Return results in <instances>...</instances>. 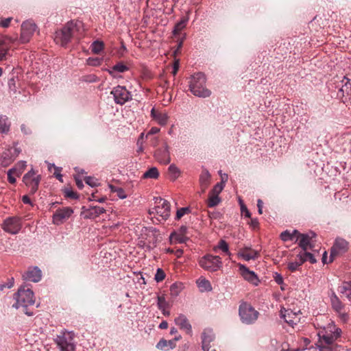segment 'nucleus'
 <instances>
[{"mask_svg":"<svg viewBox=\"0 0 351 351\" xmlns=\"http://www.w3.org/2000/svg\"><path fill=\"white\" fill-rule=\"evenodd\" d=\"M182 289V285L181 283H173L170 287L171 294L173 296L178 295Z\"/></svg>","mask_w":351,"mask_h":351,"instance_id":"nucleus-38","label":"nucleus"},{"mask_svg":"<svg viewBox=\"0 0 351 351\" xmlns=\"http://www.w3.org/2000/svg\"><path fill=\"white\" fill-rule=\"evenodd\" d=\"M223 188V184L222 182L217 183L215 185L212 191L210 192V193L219 196V193L221 192Z\"/></svg>","mask_w":351,"mask_h":351,"instance_id":"nucleus-41","label":"nucleus"},{"mask_svg":"<svg viewBox=\"0 0 351 351\" xmlns=\"http://www.w3.org/2000/svg\"><path fill=\"white\" fill-rule=\"evenodd\" d=\"M303 256L306 261H308L311 263H315L317 261L314 256L310 252L303 251Z\"/></svg>","mask_w":351,"mask_h":351,"instance_id":"nucleus-48","label":"nucleus"},{"mask_svg":"<svg viewBox=\"0 0 351 351\" xmlns=\"http://www.w3.org/2000/svg\"><path fill=\"white\" fill-rule=\"evenodd\" d=\"M280 237L283 241H288L293 240V237L291 234V232L289 230H285V231L282 232L280 234Z\"/></svg>","mask_w":351,"mask_h":351,"instance_id":"nucleus-44","label":"nucleus"},{"mask_svg":"<svg viewBox=\"0 0 351 351\" xmlns=\"http://www.w3.org/2000/svg\"><path fill=\"white\" fill-rule=\"evenodd\" d=\"M339 291L349 299H351V282H343L339 287Z\"/></svg>","mask_w":351,"mask_h":351,"instance_id":"nucleus-29","label":"nucleus"},{"mask_svg":"<svg viewBox=\"0 0 351 351\" xmlns=\"http://www.w3.org/2000/svg\"><path fill=\"white\" fill-rule=\"evenodd\" d=\"M181 339V336L179 335L178 337H176L173 339L171 340H165V339H160L159 342L156 345V348L158 349L162 350H167L169 349H173L176 348V341L180 340Z\"/></svg>","mask_w":351,"mask_h":351,"instance_id":"nucleus-18","label":"nucleus"},{"mask_svg":"<svg viewBox=\"0 0 351 351\" xmlns=\"http://www.w3.org/2000/svg\"><path fill=\"white\" fill-rule=\"evenodd\" d=\"M21 166V169L18 170L16 168L11 169L8 172V180L10 183L14 184L16 182V178L15 176H20V175L22 173L23 169H24L25 165L24 163L20 164Z\"/></svg>","mask_w":351,"mask_h":351,"instance_id":"nucleus-27","label":"nucleus"},{"mask_svg":"<svg viewBox=\"0 0 351 351\" xmlns=\"http://www.w3.org/2000/svg\"><path fill=\"white\" fill-rule=\"evenodd\" d=\"M21 131L25 134H31V130L30 128L27 126L25 124H22L21 126Z\"/></svg>","mask_w":351,"mask_h":351,"instance_id":"nucleus-56","label":"nucleus"},{"mask_svg":"<svg viewBox=\"0 0 351 351\" xmlns=\"http://www.w3.org/2000/svg\"><path fill=\"white\" fill-rule=\"evenodd\" d=\"M41 276V271L37 267L29 268L22 276L23 280L34 282H39Z\"/></svg>","mask_w":351,"mask_h":351,"instance_id":"nucleus-17","label":"nucleus"},{"mask_svg":"<svg viewBox=\"0 0 351 351\" xmlns=\"http://www.w3.org/2000/svg\"><path fill=\"white\" fill-rule=\"evenodd\" d=\"M263 202L261 199H258L257 202V206L258 208V213L261 215L263 213L262 208H263Z\"/></svg>","mask_w":351,"mask_h":351,"instance_id":"nucleus-62","label":"nucleus"},{"mask_svg":"<svg viewBox=\"0 0 351 351\" xmlns=\"http://www.w3.org/2000/svg\"><path fill=\"white\" fill-rule=\"evenodd\" d=\"M152 117L160 125H165L167 123L168 115L165 112H161L153 108L151 110Z\"/></svg>","mask_w":351,"mask_h":351,"instance_id":"nucleus-20","label":"nucleus"},{"mask_svg":"<svg viewBox=\"0 0 351 351\" xmlns=\"http://www.w3.org/2000/svg\"><path fill=\"white\" fill-rule=\"evenodd\" d=\"M187 19L182 18L178 23H176L173 29L175 35L178 34L186 25Z\"/></svg>","mask_w":351,"mask_h":351,"instance_id":"nucleus-32","label":"nucleus"},{"mask_svg":"<svg viewBox=\"0 0 351 351\" xmlns=\"http://www.w3.org/2000/svg\"><path fill=\"white\" fill-rule=\"evenodd\" d=\"M116 193H117V196L121 199H125L127 197V195H126L125 191L121 187H119L117 190Z\"/></svg>","mask_w":351,"mask_h":351,"instance_id":"nucleus-53","label":"nucleus"},{"mask_svg":"<svg viewBox=\"0 0 351 351\" xmlns=\"http://www.w3.org/2000/svg\"><path fill=\"white\" fill-rule=\"evenodd\" d=\"M310 234H300V241L299 246L302 248L301 251H306L308 249H311L313 247L311 241L313 237H315L314 233H311Z\"/></svg>","mask_w":351,"mask_h":351,"instance_id":"nucleus-19","label":"nucleus"},{"mask_svg":"<svg viewBox=\"0 0 351 351\" xmlns=\"http://www.w3.org/2000/svg\"><path fill=\"white\" fill-rule=\"evenodd\" d=\"M102 60L98 58H89L87 60V64L90 66H97L101 64Z\"/></svg>","mask_w":351,"mask_h":351,"instance_id":"nucleus-43","label":"nucleus"},{"mask_svg":"<svg viewBox=\"0 0 351 351\" xmlns=\"http://www.w3.org/2000/svg\"><path fill=\"white\" fill-rule=\"evenodd\" d=\"M11 122L5 115L0 116V134H8L10 130Z\"/></svg>","mask_w":351,"mask_h":351,"instance_id":"nucleus-26","label":"nucleus"},{"mask_svg":"<svg viewBox=\"0 0 351 351\" xmlns=\"http://www.w3.org/2000/svg\"><path fill=\"white\" fill-rule=\"evenodd\" d=\"M175 323L180 329L185 330L187 333L191 332V326L185 315H180L175 319Z\"/></svg>","mask_w":351,"mask_h":351,"instance_id":"nucleus-24","label":"nucleus"},{"mask_svg":"<svg viewBox=\"0 0 351 351\" xmlns=\"http://www.w3.org/2000/svg\"><path fill=\"white\" fill-rule=\"evenodd\" d=\"M282 317L285 321L291 326H293V324H296L297 322L299 321L298 315L291 311L286 310L285 313L282 315Z\"/></svg>","mask_w":351,"mask_h":351,"instance_id":"nucleus-28","label":"nucleus"},{"mask_svg":"<svg viewBox=\"0 0 351 351\" xmlns=\"http://www.w3.org/2000/svg\"><path fill=\"white\" fill-rule=\"evenodd\" d=\"M73 213V210L70 207H63L57 209L52 217L53 223L55 225L62 224Z\"/></svg>","mask_w":351,"mask_h":351,"instance_id":"nucleus-12","label":"nucleus"},{"mask_svg":"<svg viewBox=\"0 0 351 351\" xmlns=\"http://www.w3.org/2000/svg\"><path fill=\"white\" fill-rule=\"evenodd\" d=\"M12 161V159L10 157L8 152H3L0 156V164L2 166L6 167L9 165Z\"/></svg>","mask_w":351,"mask_h":351,"instance_id":"nucleus-33","label":"nucleus"},{"mask_svg":"<svg viewBox=\"0 0 351 351\" xmlns=\"http://www.w3.org/2000/svg\"><path fill=\"white\" fill-rule=\"evenodd\" d=\"M160 132V128L156 127H153L151 128V130L148 132V133L146 135V137H149L150 135H153L155 134H157Z\"/></svg>","mask_w":351,"mask_h":351,"instance_id":"nucleus-55","label":"nucleus"},{"mask_svg":"<svg viewBox=\"0 0 351 351\" xmlns=\"http://www.w3.org/2000/svg\"><path fill=\"white\" fill-rule=\"evenodd\" d=\"M16 302L12 305L16 308H22L23 312L26 315L31 316L33 315L32 312L27 311L29 306L34 305L35 302L34 293L27 286L21 287L18 292L14 295Z\"/></svg>","mask_w":351,"mask_h":351,"instance_id":"nucleus-2","label":"nucleus"},{"mask_svg":"<svg viewBox=\"0 0 351 351\" xmlns=\"http://www.w3.org/2000/svg\"><path fill=\"white\" fill-rule=\"evenodd\" d=\"M112 70L114 71L123 73L128 70V67L125 66L123 62H119L112 66Z\"/></svg>","mask_w":351,"mask_h":351,"instance_id":"nucleus-40","label":"nucleus"},{"mask_svg":"<svg viewBox=\"0 0 351 351\" xmlns=\"http://www.w3.org/2000/svg\"><path fill=\"white\" fill-rule=\"evenodd\" d=\"M220 202V199L219 196L216 195H213L209 193V197L208 199V207H215Z\"/></svg>","mask_w":351,"mask_h":351,"instance_id":"nucleus-35","label":"nucleus"},{"mask_svg":"<svg viewBox=\"0 0 351 351\" xmlns=\"http://www.w3.org/2000/svg\"><path fill=\"white\" fill-rule=\"evenodd\" d=\"M218 248L221 249L223 252L230 254L228 251V245L224 240H221L218 244Z\"/></svg>","mask_w":351,"mask_h":351,"instance_id":"nucleus-47","label":"nucleus"},{"mask_svg":"<svg viewBox=\"0 0 351 351\" xmlns=\"http://www.w3.org/2000/svg\"><path fill=\"white\" fill-rule=\"evenodd\" d=\"M74 337L75 335L73 332L62 331L57 335L55 342L60 351H74L75 348Z\"/></svg>","mask_w":351,"mask_h":351,"instance_id":"nucleus-5","label":"nucleus"},{"mask_svg":"<svg viewBox=\"0 0 351 351\" xmlns=\"http://www.w3.org/2000/svg\"><path fill=\"white\" fill-rule=\"evenodd\" d=\"M178 69H179V62H178V61H176L173 64V71L171 72L172 74L173 75H176L178 73Z\"/></svg>","mask_w":351,"mask_h":351,"instance_id":"nucleus-60","label":"nucleus"},{"mask_svg":"<svg viewBox=\"0 0 351 351\" xmlns=\"http://www.w3.org/2000/svg\"><path fill=\"white\" fill-rule=\"evenodd\" d=\"M300 267V265H299V264L295 261L289 262L287 265L289 270H290L291 272H294L298 270Z\"/></svg>","mask_w":351,"mask_h":351,"instance_id":"nucleus-46","label":"nucleus"},{"mask_svg":"<svg viewBox=\"0 0 351 351\" xmlns=\"http://www.w3.org/2000/svg\"><path fill=\"white\" fill-rule=\"evenodd\" d=\"M85 182L87 184L90 185V186H95L97 184V180L93 177H86L85 178Z\"/></svg>","mask_w":351,"mask_h":351,"instance_id":"nucleus-51","label":"nucleus"},{"mask_svg":"<svg viewBox=\"0 0 351 351\" xmlns=\"http://www.w3.org/2000/svg\"><path fill=\"white\" fill-rule=\"evenodd\" d=\"M331 302L333 309L336 312L340 313L343 307V305L339 299L336 295H334V297L331 299Z\"/></svg>","mask_w":351,"mask_h":351,"instance_id":"nucleus-31","label":"nucleus"},{"mask_svg":"<svg viewBox=\"0 0 351 351\" xmlns=\"http://www.w3.org/2000/svg\"><path fill=\"white\" fill-rule=\"evenodd\" d=\"M295 262H297L299 265H302L304 262H306V259L304 258V256H303V251H301L295 257Z\"/></svg>","mask_w":351,"mask_h":351,"instance_id":"nucleus-49","label":"nucleus"},{"mask_svg":"<svg viewBox=\"0 0 351 351\" xmlns=\"http://www.w3.org/2000/svg\"><path fill=\"white\" fill-rule=\"evenodd\" d=\"M158 308L162 311H165V310L169 307V304L166 301L165 296L161 295L158 297Z\"/></svg>","mask_w":351,"mask_h":351,"instance_id":"nucleus-37","label":"nucleus"},{"mask_svg":"<svg viewBox=\"0 0 351 351\" xmlns=\"http://www.w3.org/2000/svg\"><path fill=\"white\" fill-rule=\"evenodd\" d=\"M199 265L206 270L215 271L221 267L222 263L219 256L206 254L199 260Z\"/></svg>","mask_w":351,"mask_h":351,"instance_id":"nucleus-7","label":"nucleus"},{"mask_svg":"<svg viewBox=\"0 0 351 351\" xmlns=\"http://www.w3.org/2000/svg\"><path fill=\"white\" fill-rule=\"evenodd\" d=\"M159 173L156 167H152L143 174L145 178H157Z\"/></svg>","mask_w":351,"mask_h":351,"instance_id":"nucleus-36","label":"nucleus"},{"mask_svg":"<svg viewBox=\"0 0 351 351\" xmlns=\"http://www.w3.org/2000/svg\"><path fill=\"white\" fill-rule=\"evenodd\" d=\"M291 236L293 237V239L295 237L297 240L300 239V234H301L297 230H294L292 232H291Z\"/></svg>","mask_w":351,"mask_h":351,"instance_id":"nucleus-63","label":"nucleus"},{"mask_svg":"<svg viewBox=\"0 0 351 351\" xmlns=\"http://www.w3.org/2000/svg\"><path fill=\"white\" fill-rule=\"evenodd\" d=\"M165 271L162 269L158 268L156 271L154 279L156 282H159L165 278Z\"/></svg>","mask_w":351,"mask_h":351,"instance_id":"nucleus-42","label":"nucleus"},{"mask_svg":"<svg viewBox=\"0 0 351 351\" xmlns=\"http://www.w3.org/2000/svg\"><path fill=\"white\" fill-rule=\"evenodd\" d=\"M156 203L158 205L154 208L150 213L156 214L161 218V220H167L170 216L171 206L169 202L165 199L159 198V202L156 201Z\"/></svg>","mask_w":351,"mask_h":351,"instance_id":"nucleus-10","label":"nucleus"},{"mask_svg":"<svg viewBox=\"0 0 351 351\" xmlns=\"http://www.w3.org/2000/svg\"><path fill=\"white\" fill-rule=\"evenodd\" d=\"M8 38H4L0 40V61L6 60L7 55L10 48V43L7 41Z\"/></svg>","mask_w":351,"mask_h":351,"instance_id":"nucleus-25","label":"nucleus"},{"mask_svg":"<svg viewBox=\"0 0 351 351\" xmlns=\"http://www.w3.org/2000/svg\"><path fill=\"white\" fill-rule=\"evenodd\" d=\"M348 248L349 243L343 238L337 237L331 247L330 262H332L335 257L346 253Z\"/></svg>","mask_w":351,"mask_h":351,"instance_id":"nucleus-8","label":"nucleus"},{"mask_svg":"<svg viewBox=\"0 0 351 351\" xmlns=\"http://www.w3.org/2000/svg\"><path fill=\"white\" fill-rule=\"evenodd\" d=\"M81 27L80 21H71L68 22L62 29L56 32L55 42L65 47L71 42L72 38L77 37V34Z\"/></svg>","mask_w":351,"mask_h":351,"instance_id":"nucleus-1","label":"nucleus"},{"mask_svg":"<svg viewBox=\"0 0 351 351\" xmlns=\"http://www.w3.org/2000/svg\"><path fill=\"white\" fill-rule=\"evenodd\" d=\"M106 210L99 206H90L89 208L84 211V218L86 219H95L100 215L104 213Z\"/></svg>","mask_w":351,"mask_h":351,"instance_id":"nucleus-22","label":"nucleus"},{"mask_svg":"<svg viewBox=\"0 0 351 351\" xmlns=\"http://www.w3.org/2000/svg\"><path fill=\"white\" fill-rule=\"evenodd\" d=\"M92 47V51L95 53H100L103 48H104V44L102 42L100 41H95L91 45Z\"/></svg>","mask_w":351,"mask_h":351,"instance_id":"nucleus-39","label":"nucleus"},{"mask_svg":"<svg viewBox=\"0 0 351 351\" xmlns=\"http://www.w3.org/2000/svg\"><path fill=\"white\" fill-rule=\"evenodd\" d=\"M12 20V17H9L7 19H2L0 21V26L4 28H7L10 26V24Z\"/></svg>","mask_w":351,"mask_h":351,"instance_id":"nucleus-50","label":"nucleus"},{"mask_svg":"<svg viewBox=\"0 0 351 351\" xmlns=\"http://www.w3.org/2000/svg\"><path fill=\"white\" fill-rule=\"evenodd\" d=\"M22 201L24 204H30L32 206L33 205L31 202V199H29V197L27 195L23 196Z\"/></svg>","mask_w":351,"mask_h":351,"instance_id":"nucleus-61","label":"nucleus"},{"mask_svg":"<svg viewBox=\"0 0 351 351\" xmlns=\"http://www.w3.org/2000/svg\"><path fill=\"white\" fill-rule=\"evenodd\" d=\"M241 213L245 215V217L250 218L251 213H250V211L247 210V208L244 205H241Z\"/></svg>","mask_w":351,"mask_h":351,"instance_id":"nucleus-54","label":"nucleus"},{"mask_svg":"<svg viewBox=\"0 0 351 351\" xmlns=\"http://www.w3.org/2000/svg\"><path fill=\"white\" fill-rule=\"evenodd\" d=\"M214 339V335L210 330H204L202 335V347L204 351H208L209 346Z\"/></svg>","mask_w":351,"mask_h":351,"instance_id":"nucleus-21","label":"nucleus"},{"mask_svg":"<svg viewBox=\"0 0 351 351\" xmlns=\"http://www.w3.org/2000/svg\"><path fill=\"white\" fill-rule=\"evenodd\" d=\"M113 95L114 101L123 105L130 99V93L129 91L122 86H117L111 91Z\"/></svg>","mask_w":351,"mask_h":351,"instance_id":"nucleus-13","label":"nucleus"},{"mask_svg":"<svg viewBox=\"0 0 351 351\" xmlns=\"http://www.w3.org/2000/svg\"><path fill=\"white\" fill-rule=\"evenodd\" d=\"M250 226L254 228H256L258 226V221L256 219H252L250 221Z\"/></svg>","mask_w":351,"mask_h":351,"instance_id":"nucleus-64","label":"nucleus"},{"mask_svg":"<svg viewBox=\"0 0 351 351\" xmlns=\"http://www.w3.org/2000/svg\"><path fill=\"white\" fill-rule=\"evenodd\" d=\"M239 271L243 278L254 285H258L259 280L254 271H250L247 267L239 264Z\"/></svg>","mask_w":351,"mask_h":351,"instance_id":"nucleus-15","label":"nucleus"},{"mask_svg":"<svg viewBox=\"0 0 351 351\" xmlns=\"http://www.w3.org/2000/svg\"><path fill=\"white\" fill-rule=\"evenodd\" d=\"M189 212H190V210L189 208H187V207L181 208L177 210L176 219L177 220H179L181 219V217L182 216H184V215H185L186 213H188Z\"/></svg>","mask_w":351,"mask_h":351,"instance_id":"nucleus-45","label":"nucleus"},{"mask_svg":"<svg viewBox=\"0 0 351 351\" xmlns=\"http://www.w3.org/2000/svg\"><path fill=\"white\" fill-rule=\"evenodd\" d=\"M66 196L68 197H70L71 199H77V193L73 191H69L66 192Z\"/></svg>","mask_w":351,"mask_h":351,"instance_id":"nucleus-58","label":"nucleus"},{"mask_svg":"<svg viewBox=\"0 0 351 351\" xmlns=\"http://www.w3.org/2000/svg\"><path fill=\"white\" fill-rule=\"evenodd\" d=\"M239 315L243 323L252 324L257 320L259 313L250 304L243 302L239 305Z\"/></svg>","mask_w":351,"mask_h":351,"instance_id":"nucleus-4","label":"nucleus"},{"mask_svg":"<svg viewBox=\"0 0 351 351\" xmlns=\"http://www.w3.org/2000/svg\"><path fill=\"white\" fill-rule=\"evenodd\" d=\"M36 29V24L31 21H24L21 25L20 42L28 43Z\"/></svg>","mask_w":351,"mask_h":351,"instance_id":"nucleus-11","label":"nucleus"},{"mask_svg":"<svg viewBox=\"0 0 351 351\" xmlns=\"http://www.w3.org/2000/svg\"><path fill=\"white\" fill-rule=\"evenodd\" d=\"M1 228L10 234H18L22 228V218L17 216L10 217L3 220Z\"/></svg>","mask_w":351,"mask_h":351,"instance_id":"nucleus-6","label":"nucleus"},{"mask_svg":"<svg viewBox=\"0 0 351 351\" xmlns=\"http://www.w3.org/2000/svg\"><path fill=\"white\" fill-rule=\"evenodd\" d=\"M169 176L171 180H176L180 175V171L175 165H171L168 169Z\"/></svg>","mask_w":351,"mask_h":351,"instance_id":"nucleus-34","label":"nucleus"},{"mask_svg":"<svg viewBox=\"0 0 351 351\" xmlns=\"http://www.w3.org/2000/svg\"><path fill=\"white\" fill-rule=\"evenodd\" d=\"M274 279L276 283H278V285H282L283 283V278L280 274L276 273Z\"/></svg>","mask_w":351,"mask_h":351,"instance_id":"nucleus-57","label":"nucleus"},{"mask_svg":"<svg viewBox=\"0 0 351 351\" xmlns=\"http://www.w3.org/2000/svg\"><path fill=\"white\" fill-rule=\"evenodd\" d=\"M155 158L160 163L167 165L171 161L169 146L166 141H163L162 147L155 151Z\"/></svg>","mask_w":351,"mask_h":351,"instance_id":"nucleus-14","label":"nucleus"},{"mask_svg":"<svg viewBox=\"0 0 351 351\" xmlns=\"http://www.w3.org/2000/svg\"><path fill=\"white\" fill-rule=\"evenodd\" d=\"M205 86L206 77L204 73H195L191 77L189 89L194 95L199 97H209L211 92Z\"/></svg>","mask_w":351,"mask_h":351,"instance_id":"nucleus-3","label":"nucleus"},{"mask_svg":"<svg viewBox=\"0 0 351 351\" xmlns=\"http://www.w3.org/2000/svg\"><path fill=\"white\" fill-rule=\"evenodd\" d=\"M173 236L176 237V239L180 243H185L188 240V238L186 236L178 234L176 232L171 234V237H173Z\"/></svg>","mask_w":351,"mask_h":351,"instance_id":"nucleus-52","label":"nucleus"},{"mask_svg":"<svg viewBox=\"0 0 351 351\" xmlns=\"http://www.w3.org/2000/svg\"><path fill=\"white\" fill-rule=\"evenodd\" d=\"M210 174L206 169H203L199 176V185L203 193L208 187L210 183Z\"/></svg>","mask_w":351,"mask_h":351,"instance_id":"nucleus-23","label":"nucleus"},{"mask_svg":"<svg viewBox=\"0 0 351 351\" xmlns=\"http://www.w3.org/2000/svg\"><path fill=\"white\" fill-rule=\"evenodd\" d=\"M238 255L245 261L255 260L260 256L258 250L252 249L250 247H244L239 250Z\"/></svg>","mask_w":351,"mask_h":351,"instance_id":"nucleus-16","label":"nucleus"},{"mask_svg":"<svg viewBox=\"0 0 351 351\" xmlns=\"http://www.w3.org/2000/svg\"><path fill=\"white\" fill-rule=\"evenodd\" d=\"M197 284L201 291H209L212 290L210 282L205 278H199L197 280Z\"/></svg>","mask_w":351,"mask_h":351,"instance_id":"nucleus-30","label":"nucleus"},{"mask_svg":"<svg viewBox=\"0 0 351 351\" xmlns=\"http://www.w3.org/2000/svg\"><path fill=\"white\" fill-rule=\"evenodd\" d=\"M187 232V228L185 226H182L178 230V234L186 236Z\"/></svg>","mask_w":351,"mask_h":351,"instance_id":"nucleus-59","label":"nucleus"},{"mask_svg":"<svg viewBox=\"0 0 351 351\" xmlns=\"http://www.w3.org/2000/svg\"><path fill=\"white\" fill-rule=\"evenodd\" d=\"M40 180V176L36 175L33 169L25 173L23 178V182L30 189L31 194H34L37 191Z\"/></svg>","mask_w":351,"mask_h":351,"instance_id":"nucleus-9","label":"nucleus"}]
</instances>
